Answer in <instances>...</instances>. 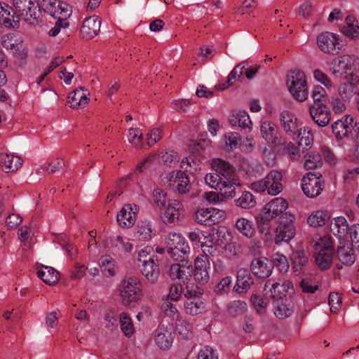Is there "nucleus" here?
Returning a JSON list of instances; mask_svg holds the SVG:
<instances>
[{"instance_id":"60","label":"nucleus","mask_w":359,"mask_h":359,"mask_svg":"<svg viewBox=\"0 0 359 359\" xmlns=\"http://www.w3.org/2000/svg\"><path fill=\"white\" fill-rule=\"evenodd\" d=\"M161 161L166 165L172 167L176 163H177L180 161L179 154L174 151H165L160 156Z\"/></svg>"},{"instance_id":"41","label":"nucleus","mask_w":359,"mask_h":359,"mask_svg":"<svg viewBox=\"0 0 359 359\" xmlns=\"http://www.w3.org/2000/svg\"><path fill=\"white\" fill-rule=\"evenodd\" d=\"M236 229L243 236L251 238L255 235V229L252 222L245 218H240L236 222Z\"/></svg>"},{"instance_id":"49","label":"nucleus","mask_w":359,"mask_h":359,"mask_svg":"<svg viewBox=\"0 0 359 359\" xmlns=\"http://www.w3.org/2000/svg\"><path fill=\"white\" fill-rule=\"evenodd\" d=\"M172 249H166L167 252L170 255V257L176 261L186 260L184 256L189 252L190 248L188 243H182L179 246L172 248Z\"/></svg>"},{"instance_id":"46","label":"nucleus","mask_w":359,"mask_h":359,"mask_svg":"<svg viewBox=\"0 0 359 359\" xmlns=\"http://www.w3.org/2000/svg\"><path fill=\"white\" fill-rule=\"evenodd\" d=\"M226 309L229 316L236 317L247 311L248 306L245 301L235 300L228 304Z\"/></svg>"},{"instance_id":"28","label":"nucleus","mask_w":359,"mask_h":359,"mask_svg":"<svg viewBox=\"0 0 359 359\" xmlns=\"http://www.w3.org/2000/svg\"><path fill=\"white\" fill-rule=\"evenodd\" d=\"M173 178H175L174 182L177 184L176 191L179 194H184L189 191L191 187L190 182L185 172H172L170 180H172Z\"/></svg>"},{"instance_id":"63","label":"nucleus","mask_w":359,"mask_h":359,"mask_svg":"<svg viewBox=\"0 0 359 359\" xmlns=\"http://www.w3.org/2000/svg\"><path fill=\"white\" fill-rule=\"evenodd\" d=\"M238 187L229 180L223 181L222 190L224 189L223 196L226 199H231L236 196V189L235 187Z\"/></svg>"},{"instance_id":"7","label":"nucleus","mask_w":359,"mask_h":359,"mask_svg":"<svg viewBox=\"0 0 359 359\" xmlns=\"http://www.w3.org/2000/svg\"><path fill=\"white\" fill-rule=\"evenodd\" d=\"M302 181V191L309 198L320 195L325 187V182L320 174L317 176L314 172H309L303 177Z\"/></svg>"},{"instance_id":"19","label":"nucleus","mask_w":359,"mask_h":359,"mask_svg":"<svg viewBox=\"0 0 359 359\" xmlns=\"http://www.w3.org/2000/svg\"><path fill=\"white\" fill-rule=\"evenodd\" d=\"M101 20L97 17H89L86 18L80 29V34L83 39H92L100 32Z\"/></svg>"},{"instance_id":"12","label":"nucleus","mask_w":359,"mask_h":359,"mask_svg":"<svg viewBox=\"0 0 359 359\" xmlns=\"http://www.w3.org/2000/svg\"><path fill=\"white\" fill-rule=\"evenodd\" d=\"M353 65V58L351 55H344L332 59L330 62V72L335 77L340 78L351 71Z\"/></svg>"},{"instance_id":"30","label":"nucleus","mask_w":359,"mask_h":359,"mask_svg":"<svg viewBox=\"0 0 359 359\" xmlns=\"http://www.w3.org/2000/svg\"><path fill=\"white\" fill-rule=\"evenodd\" d=\"M0 11V24L6 27H18L19 19L16 18V14H14L13 8L5 4V6H1Z\"/></svg>"},{"instance_id":"3","label":"nucleus","mask_w":359,"mask_h":359,"mask_svg":"<svg viewBox=\"0 0 359 359\" xmlns=\"http://www.w3.org/2000/svg\"><path fill=\"white\" fill-rule=\"evenodd\" d=\"M121 295L123 304L133 307L141 296L142 284L136 276H126L121 283Z\"/></svg>"},{"instance_id":"31","label":"nucleus","mask_w":359,"mask_h":359,"mask_svg":"<svg viewBox=\"0 0 359 359\" xmlns=\"http://www.w3.org/2000/svg\"><path fill=\"white\" fill-rule=\"evenodd\" d=\"M37 275L49 285H54L59 280V272L50 266L41 265V269H38Z\"/></svg>"},{"instance_id":"27","label":"nucleus","mask_w":359,"mask_h":359,"mask_svg":"<svg viewBox=\"0 0 359 359\" xmlns=\"http://www.w3.org/2000/svg\"><path fill=\"white\" fill-rule=\"evenodd\" d=\"M209 264L208 262L196 258L195 260L194 279L199 284L204 285L209 280Z\"/></svg>"},{"instance_id":"48","label":"nucleus","mask_w":359,"mask_h":359,"mask_svg":"<svg viewBox=\"0 0 359 359\" xmlns=\"http://www.w3.org/2000/svg\"><path fill=\"white\" fill-rule=\"evenodd\" d=\"M176 330L184 339L189 340L193 337V326L187 320H178L176 323Z\"/></svg>"},{"instance_id":"44","label":"nucleus","mask_w":359,"mask_h":359,"mask_svg":"<svg viewBox=\"0 0 359 359\" xmlns=\"http://www.w3.org/2000/svg\"><path fill=\"white\" fill-rule=\"evenodd\" d=\"M188 237L193 242L200 243L203 248L207 247L211 250L213 249V242L210 234L206 236L201 231H191L189 233Z\"/></svg>"},{"instance_id":"50","label":"nucleus","mask_w":359,"mask_h":359,"mask_svg":"<svg viewBox=\"0 0 359 359\" xmlns=\"http://www.w3.org/2000/svg\"><path fill=\"white\" fill-rule=\"evenodd\" d=\"M128 141L137 149L143 146V135L139 128H130L128 130Z\"/></svg>"},{"instance_id":"43","label":"nucleus","mask_w":359,"mask_h":359,"mask_svg":"<svg viewBox=\"0 0 359 359\" xmlns=\"http://www.w3.org/2000/svg\"><path fill=\"white\" fill-rule=\"evenodd\" d=\"M100 266L106 276H113L116 273L114 259L109 255H102L99 261Z\"/></svg>"},{"instance_id":"47","label":"nucleus","mask_w":359,"mask_h":359,"mask_svg":"<svg viewBox=\"0 0 359 359\" xmlns=\"http://www.w3.org/2000/svg\"><path fill=\"white\" fill-rule=\"evenodd\" d=\"M313 104L311 107H318V105H327L328 97L326 90L320 86H316L312 91Z\"/></svg>"},{"instance_id":"22","label":"nucleus","mask_w":359,"mask_h":359,"mask_svg":"<svg viewBox=\"0 0 359 359\" xmlns=\"http://www.w3.org/2000/svg\"><path fill=\"white\" fill-rule=\"evenodd\" d=\"M90 95L88 90L83 87H79L68 96L67 102L69 104L70 107L73 109H78L79 107H84L88 103Z\"/></svg>"},{"instance_id":"23","label":"nucleus","mask_w":359,"mask_h":359,"mask_svg":"<svg viewBox=\"0 0 359 359\" xmlns=\"http://www.w3.org/2000/svg\"><path fill=\"white\" fill-rule=\"evenodd\" d=\"M280 123L284 131L289 135H293L299 131L298 119L289 111L280 114Z\"/></svg>"},{"instance_id":"34","label":"nucleus","mask_w":359,"mask_h":359,"mask_svg":"<svg viewBox=\"0 0 359 359\" xmlns=\"http://www.w3.org/2000/svg\"><path fill=\"white\" fill-rule=\"evenodd\" d=\"M349 243L339 246L337 249V257L340 262L348 266L352 265L355 262V257L353 250Z\"/></svg>"},{"instance_id":"8","label":"nucleus","mask_w":359,"mask_h":359,"mask_svg":"<svg viewBox=\"0 0 359 359\" xmlns=\"http://www.w3.org/2000/svg\"><path fill=\"white\" fill-rule=\"evenodd\" d=\"M260 131L262 137L273 147L286 146L285 138L279 135L276 124L273 122L270 121H262L260 125Z\"/></svg>"},{"instance_id":"58","label":"nucleus","mask_w":359,"mask_h":359,"mask_svg":"<svg viewBox=\"0 0 359 359\" xmlns=\"http://www.w3.org/2000/svg\"><path fill=\"white\" fill-rule=\"evenodd\" d=\"M273 264L275 265L277 268H278L280 272H287L289 269V262L287 261V257L277 252L273 255Z\"/></svg>"},{"instance_id":"56","label":"nucleus","mask_w":359,"mask_h":359,"mask_svg":"<svg viewBox=\"0 0 359 359\" xmlns=\"http://www.w3.org/2000/svg\"><path fill=\"white\" fill-rule=\"evenodd\" d=\"M231 283V277L226 276L223 278L215 286V293L219 295L227 294L230 291Z\"/></svg>"},{"instance_id":"17","label":"nucleus","mask_w":359,"mask_h":359,"mask_svg":"<svg viewBox=\"0 0 359 359\" xmlns=\"http://www.w3.org/2000/svg\"><path fill=\"white\" fill-rule=\"evenodd\" d=\"M353 126V118L351 116H345L332 124V130L337 139L342 140L351 133Z\"/></svg>"},{"instance_id":"25","label":"nucleus","mask_w":359,"mask_h":359,"mask_svg":"<svg viewBox=\"0 0 359 359\" xmlns=\"http://www.w3.org/2000/svg\"><path fill=\"white\" fill-rule=\"evenodd\" d=\"M140 271L143 276L150 284H156L159 278L161 270L158 261H151L144 265L140 266Z\"/></svg>"},{"instance_id":"54","label":"nucleus","mask_w":359,"mask_h":359,"mask_svg":"<svg viewBox=\"0 0 359 359\" xmlns=\"http://www.w3.org/2000/svg\"><path fill=\"white\" fill-rule=\"evenodd\" d=\"M298 132L299 147L300 148L302 147V151H304L307 147L313 144V135L311 134L310 131H307L306 129L303 130L299 129Z\"/></svg>"},{"instance_id":"16","label":"nucleus","mask_w":359,"mask_h":359,"mask_svg":"<svg viewBox=\"0 0 359 359\" xmlns=\"http://www.w3.org/2000/svg\"><path fill=\"white\" fill-rule=\"evenodd\" d=\"M273 269V262L264 257L254 259L250 263L251 271L260 278H268L271 274Z\"/></svg>"},{"instance_id":"39","label":"nucleus","mask_w":359,"mask_h":359,"mask_svg":"<svg viewBox=\"0 0 359 359\" xmlns=\"http://www.w3.org/2000/svg\"><path fill=\"white\" fill-rule=\"evenodd\" d=\"M304 168L306 170H314L323 165L322 156L318 152L311 151L304 156Z\"/></svg>"},{"instance_id":"51","label":"nucleus","mask_w":359,"mask_h":359,"mask_svg":"<svg viewBox=\"0 0 359 359\" xmlns=\"http://www.w3.org/2000/svg\"><path fill=\"white\" fill-rule=\"evenodd\" d=\"M57 0H54L53 1L51 0H39L38 8L40 9V11L43 9L45 12H47L50 15L55 18L57 14Z\"/></svg>"},{"instance_id":"18","label":"nucleus","mask_w":359,"mask_h":359,"mask_svg":"<svg viewBox=\"0 0 359 359\" xmlns=\"http://www.w3.org/2000/svg\"><path fill=\"white\" fill-rule=\"evenodd\" d=\"M155 342L163 350L169 349L174 340L171 326L161 324L156 331Z\"/></svg>"},{"instance_id":"53","label":"nucleus","mask_w":359,"mask_h":359,"mask_svg":"<svg viewBox=\"0 0 359 359\" xmlns=\"http://www.w3.org/2000/svg\"><path fill=\"white\" fill-rule=\"evenodd\" d=\"M205 182L210 188L222 191L223 181L221 176L216 172L207 174L205 176Z\"/></svg>"},{"instance_id":"13","label":"nucleus","mask_w":359,"mask_h":359,"mask_svg":"<svg viewBox=\"0 0 359 359\" xmlns=\"http://www.w3.org/2000/svg\"><path fill=\"white\" fill-rule=\"evenodd\" d=\"M192 273V265L188 260H181L179 263L172 264L169 270V275L172 280H179L183 283L189 279Z\"/></svg>"},{"instance_id":"20","label":"nucleus","mask_w":359,"mask_h":359,"mask_svg":"<svg viewBox=\"0 0 359 359\" xmlns=\"http://www.w3.org/2000/svg\"><path fill=\"white\" fill-rule=\"evenodd\" d=\"M309 114L313 121L320 127H325L331 120V111L327 105L309 107Z\"/></svg>"},{"instance_id":"35","label":"nucleus","mask_w":359,"mask_h":359,"mask_svg":"<svg viewBox=\"0 0 359 359\" xmlns=\"http://www.w3.org/2000/svg\"><path fill=\"white\" fill-rule=\"evenodd\" d=\"M187 313L189 315H197L201 313L205 308V304L201 296L198 297H190L184 304Z\"/></svg>"},{"instance_id":"5","label":"nucleus","mask_w":359,"mask_h":359,"mask_svg":"<svg viewBox=\"0 0 359 359\" xmlns=\"http://www.w3.org/2000/svg\"><path fill=\"white\" fill-rule=\"evenodd\" d=\"M289 90L293 97L299 102H304L308 98V86L304 72H293L287 79Z\"/></svg>"},{"instance_id":"40","label":"nucleus","mask_w":359,"mask_h":359,"mask_svg":"<svg viewBox=\"0 0 359 359\" xmlns=\"http://www.w3.org/2000/svg\"><path fill=\"white\" fill-rule=\"evenodd\" d=\"M235 204L243 209H250L256 205L257 202L251 192L245 191L239 198L235 200Z\"/></svg>"},{"instance_id":"61","label":"nucleus","mask_w":359,"mask_h":359,"mask_svg":"<svg viewBox=\"0 0 359 359\" xmlns=\"http://www.w3.org/2000/svg\"><path fill=\"white\" fill-rule=\"evenodd\" d=\"M153 199L156 206L162 208L168 202L167 193L161 189H155L153 191Z\"/></svg>"},{"instance_id":"14","label":"nucleus","mask_w":359,"mask_h":359,"mask_svg":"<svg viewBox=\"0 0 359 359\" xmlns=\"http://www.w3.org/2000/svg\"><path fill=\"white\" fill-rule=\"evenodd\" d=\"M139 208L137 205L126 204L117 214L118 225L123 228H130L136 221V215Z\"/></svg>"},{"instance_id":"42","label":"nucleus","mask_w":359,"mask_h":359,"mask_svg":"<svg viewBox=\"0 0 359 359\" xmlns=\"http://www.w3.org/2000/svg\"><path fill=\"white\" fill-rule=\"evenodd\" d=\"M118 318L122 332L125 336L128 337H131L134 333L135 328L129 314L126 312H122L119 314Z\"/></svg>"},{"instance_id":"21","label":"nucleus","mask_w":359,"mask_h":359,"mask_svg":"<svg viewBox=\"0 0 359 359\" xmlns=\"http://www.w3.org/2000/svg\"><path fill=\"white\" fill-rule=\"evenodd\" d=\"M253 283L254 280L249 271L242 268L237 272L236 283L233 290L238 294L246 292Z\"/></svg>"},{"instance_id":"6","label":"nucleus","mask_w":359,"mask_h":359,"mask_svg":"<svg viewBox=\"0 0 359 359\" xmlns=\"http://www.w3.org/2000/svg\"><path fill=\"white\" fill-rule=\"evenodd\" d=\"M317 245L320 249L316 254V263L320 269L327 270L331 266L333 258V246L331 237L324 236L320 238Z\"/></svg>"},{"instance_id":"9","label":"nucleus","mask_w":359,"mask_h":359,"mask_svg":"<svg viewBox=\"0 0 359 359\" xmlns=\"http://www.w3.org/2000/svg\"><path fill=\"white\" fill-rule=\"evenodd\" d=\"M211 165L217 173L224 177L225 180H229L238 187H241L240 180L236 176V168L230 163L222 158H214Z\"/></svg>"},{"instance_id":"59","label":"nucleus","mask_w":359,"mask_h":359,"mask_svg":"<svg viewBox=\"0 0 359 359\" xmlns=\"http://www.w3.org/2000/svg\"><path fill=\"white\" fill-rule=\"evenodd\" d=\"M14 65L19 68H22L27 64V51L25 48H16L13 53Z\"/></svg>"},{"instance_id":"55","label":"nucleus","mask_w":359,"mask_h":359,"mask_svg":"<svg viewBox=\"0 0 359 359\" xmlns=\"http://www.w3.org/2000/svg\"><path fill=\"white\" fill-rule=\"evenodd\" d=\"M184 238H183L180 233H170L165 239V244L166 249H172L176 246L180 245L182 243H186Z\"/></svg>"},{"instance_id":"11","label":"nucleus","mask_w":359,"mask_h":359,"mask_svg":"<svg viewBox=\"0 0 359 359\" xmlns=\"http://www.w3.org/2000/svg\"><path fill=\"white\" fill-rule=\"evenodd\" d=\"M224 216V212L215 208H201L196 210L194 215V220L200 224L211 226L219 223Z\"/></svg>"},{"instance_id":"32","label":"nucleus","mask_w":359,"mask_h":359,"mask_svg":"<svg viewBox=\"0 0 359 359\" xmlns=\"http://www.w3.org/2000/svg\"><path fill=\"white\" fill-rule=\"evenodd\" d=\"M293 269L296 275L304 272L309 262L308 254L304 250H299L292 254Z\"/></svg>"},{"instance_id":"36","label":"nucleus","mask_w":359,"mask_h":359,"mask_svg":"<svg viewBox=\"0 0 359 359\" xmlns=\"http://www.w3.org/2000/svg\"><path fill=\"white\" fill-rule=\"evenodd\" d=\"M266 210H269L276 217L284 214L288 208V203L283 198H276L265 205Z\"/></svg>"},{"instance_id":"15","label":"nucleus","mask_w":359,"mask_h":359,"mask_svg":"<svg viewBox=\"0 0 359 359\" xmlns=\"http://www.w3.org/2000/svg\"><path fill=\"white\" fill-rule=\"evenodd\" d=\"M183 205L177 200H171L162 215L163 222L168 224H176L183 215Z\"/></svg>"},{"instance_id":"64","label":"nucleus","mask_w":359,"mask_h":359,"mask_svg":"<svg viewBox=\"0 0 359 359\" xmlns=\"http://www.w3.org/2000/svg\"><path fill=\"white\" fill-rule=\"evenodd\" d=\"M226 146L231 149L237 148L241 141V137L238 133L230 132L224 135Z\"/></svg>"},{"instance_id":"62","label":"nucleus","mask_w":359,"mask_h":359,"mask_svg":"<svg viewBox=\"0 0 359 359\" xmlns=\"http://www.w3.org/2000/svg\"><path fill=\"white\" fill-rule=\"evenodd\" d=\"M256 224L257 226V229L259 232L266 236L270 237L271 236V222L269 221H265L262 219V218L259 217H255Z\"/></svg>"},{"instance_id":"57","label":"nucleus","mask_w":359,"mask_h":359,"mask_svg":"<svg viewBox=\"0 0 359 359\" xmlns=\"http://www.w3.org/2000/svg\"><path fill=\"white\" fill-rule=\"evenodd\" d=\"M339 93L342 99L348 100L355 94V86L350 82L341 83L339 88Z\"/></svg>"},{"instance_id":"10","label":"nucleus","mask_w":359,"mask_h":359,"mask_svg":"<svg viewBox=\"0 0 359 359\" xmlns=\"http://www.w3.org/2000/svg\"><path fill=\"white\" fill-rule=\"evenodd\" d=\"M292 287V283L289 280H279L278 282H273L269 279L264 286V292L266 295L273 299L274 301L284 299L288 290Z\"/></svg>"},{"instance_id":"52","label":"nucleus","mask_w":359,"mask_h":359,"mask_svg":"<svg viewBox=\"0 0 359 359\" xmlns=\"http://www.w3.org/2000/svg\"><path fill=\"white\" fill-rule=\"evenodd\" d=\"M104 321V326L107 330L112 332L117 330V317L114 310H108L105 312Z\"/></svg>"},{"instance_id":"2","label":"nucleus","mask_w":359,"mask_h":359,"mask_svg":"<svg viewBox=\"0 0 359 359\" xmlns=\"http://www.w3.org/2000/svg\"><path fill=\"white\" fill-rule=\"evenodd\" d=\"M13 4L16 18H21L30 25L39 24L41 11L38 8V2L35 0H13Z\"/></svg>"},{"instance_id":"37","label":"nucleus","mask_w":359,"mask_h":359,"mask_svg":"<svg viewBox=\"0 0 359 359\" xmlns=\"http://www.w3.org/2000/svg\"><path fill=\"white\" fill-rule=\"evenodd\" d=\"M330 219L327 210H316L308 217L307 222L311 226L320 227L324 226Z\"/></svg>"},{"instance_id":"33","label":"nucleus","mask_w":359,"mask_h":359,"mask_svg":"<svg viewBox=\"0 0 359 359\" xmlns=\"http://www.w3.org/2000/svg\"><path fill=\"white\" fill-rule=\"evenodd\" d=\"M349 228L347 220L344 217H337L331 222V231L339 238L344 237L348 233Z\"/></svg>"},{"instance_id":"45","label":"nucleus","mask_w":359,"mask_h":359,"mask_svg":"<svg viewBox=\"0 0 359 359\" xmlns=\"http://www.w3.org/2000/svg\"><path fill=\"white\" fill-rule=\"evenodd\" d=\"M232 126L238 125L240 128L251 129L252 121L248 114L245 111H238L232 118L230 119Z\"/></svg>"},{"instance_id":"4","label":"nucleus","mask_w":359,"mask_h":359,"mask_svg":"<svg viewBox=\"0 0 359 359\" xmlns=\"http://www.w3.org/2000/svg\"><path fill=\"white\" fill-rule=\"evenodd\" d=\"M317 46L325 54L336 55L344 50V44L340 37L330 32L319 34L316 39Z\"/></svg>"},{"instance_id":"26","label":"nucleus","mask_w":359,"mask_h":359,"mask_svg":"<svg viewBox=\"0 0 359 359\" xmlns=\"http://www.w3.org/2000/svg\"><path fill=\"white\" fill-rule=\"evenodd\" d=\"M22 165V160L20 157L8 154L0 155V166L6 172L16 171Z\"/></svg>"},{"instance_id":"38","label":"nucleus","mask_w":359,"mask_h":359,"mask_svg":"<svg viewBox=\"0 0 359 359\" xmlns=\"http://www.w3.org/2000/svg\"><path fill=\"white\" fill-rule=\"evenodd\" d=\"M248 66L247 62H241L237 65L228 76L226 83L223 84L222 89H226L233 86L236 81H239L240 78L244 74V69Z\"/></svg>"},{"instance_id":"24","label":"nucleus","mask_w":359,"mask_h":359,"mask_svg":"<svg viewBox=\"0 0 359 359\" xmlns=\"http://www.w3.org/2000/svg\"><path fill=\"white\" fill-rule=\"evenodd\" d=\"M283 175L277 170H271L266 177L268 194L277 195L283 190L282 185Z\"/></svg>"},{"instance_id":"29","label":"nucleus","mask_w":359,"mask_h":359,"mask_svg":"<svg viewBox=\"0 0 359 359\" xmlns=\"http://www.w3.org/2000/svg\"><path fill=\"white\" fill-rule=\"evenodd\" d=\"M294 312L293 306L287 299L274 301L273 313L279 319H286Z\"/></svg>"},{"instance_id":"1","label":"nucleus","mask_w":359,"mask_h":359,"mask_svg":"<svg viewBox=\"0 0 359 359\" xmlns=\"http://www.w3.org/2000/svg\"><path fill=\"white\" fill-rule=\"evenodd\" d=\"M295 216L290 212L281 215L276 221V227L274 229V243L280 245L288 243L296 234L294 227Z\"/></svg>"}]
</instances>
